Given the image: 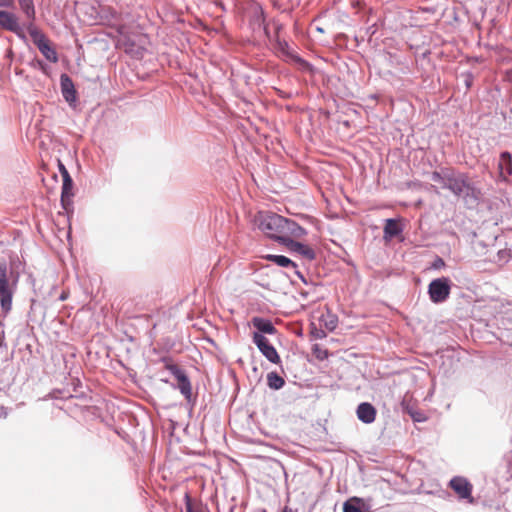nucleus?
Instances as JSON below:
<instances>
[{"instance_id": "obj_38", "label": "nucleus", "mask_w": 512, "mask_h": 512, "mask_svg": "<svg viewBox=\"0 0 512 512\" xmlns=\"http://www.w3.org/2000/svg\"><path fill=\"white\" fill-rule=\"evenodd\" d=\"M369 32H371V34H374V31H372V27H369Z\"/></svg>"}, {"instance_id": "obj_2", "label": "nucleus", "mask_w": 512, "mask_h": 512, "mask_svg": "<svg viewBox=\"0 0 512 512\" xmlns=\"http://www.w3.org/2000/svg\"><path fill=\"white\" fill-rule=\"evenodd\" d=\"M258 228L280 244L281 239H287L289 236L302 238L307 234L306 229L294 220L270 212L259 214Z\"/></svg>"}, {"instance_id": "obj_21", "label": "nucleus", "mask_w": 512, "mask_h": 512, "mask_svg": "<svg viewBox=\"0 0 512 512\" xmlns=\"http://www.w3.org/2000/svg\"><path fill=\"white\" fill-rule=\"evenodd\" d=\"M319 322L321 326L332 332L337 328L338 316L328 310L327 313L320 316Z\"/></svg>"}, {"instance_id": "obj_8", "label": "nucleus", "mask_w": 512, "mask_h": 512, "mask_svg": "<svg viewBox=\"0 0 512 512\" xmlns=\"http://www.w3.org/2000/svg\"><path fill=\"white\" fill-rule=\"evenodd\" d=\"M0 28L14 33L24 42L27 41L24 29L20 25L17 15L13 12L0 9Z\"/></svg>"}, {"instance_id": "obj_16", "label": "nucleus", "mask_w": 512, "mask_h": 512, "mask_svg": "<svg viewBox=\"0 0 512 512\" xmlns=\"http://www.w3.org/2000/svg\"><path fill=\"white\" fill-rule=\"evenodd\" d=\"M252 325L257 329V332L264 335H275L277 329L273 325L272 321L263 317H253Z\"/></svg>"}, {"instance_id": "obj_3", "label": "nucleus", "mask_w": 512, "mask_h": 512, "mask_svg": "<svg viewBox=\"0 0 512 512\" xmlns=\"http://www.w3.org/2000/svg\"><path fill=\"white\" fill-rule=\"evenodd\" d=\"M20 273L12 266L9 267L5 259H0V307L4 315L12 309L13 296L17 291Z\"/></svg>"}, {"instance_id": "obj_27", "label": "nucleus", "mask_w": 512, "mask_h": 512, "mask_svg": "<svg viewBox=\"0 0 512 512\" xmlns=\"http://www.w3.org/2000/svg\"><path fill=\"white\" fill-rule=\"evenodd\" d=\"M311 335L315 339H324L327 336V333L322 328H317L315 326L312 327Z\"/></svg>"}, {"instance_id": "obj_24", "label": "nucleus", "mask_w": 512, "mask_h": 512, "mask_svg": "<svg viewBox=\"0 0 512 512\" xmlns=\"http://www.w3.org/2000/svg\"><path fill=\"white\" fill-rule=\"evenodd\" d=\"M511 257L512 252L510 249H500L493 258V261L498 265H504L511 259Z\"/></svg>"}, {"instance_id": "obj_9", "label": "nucleus", "mask_w": 512, "mask_h": 512, "mask_svg": "<svg viewBox=\"0 0 512 512\" xmlns=\"http://www.w3.org/2000/svg\"><path fill=\"white\" fill-rule=\"evenodd\" d=\"M253 342L262 353V355L271 363L279 364L281 362L280 356L275 347L269 340L258 332L253 333Z\"/></svg>"}, {"instance_id": "obj_7", "label": "nucleus", "mask_w": 512, "mask_h": 512, "mask_svg": "<svg viewBox=\"0 0 512 512\" xmlns=\"http://www.w3.org/2000/svg\"><path fill=\"white\" fill-rule=\"evenodd\" d=\"M166 368L177 380L176 388L183 395L187 403L193 406L196 402V397L193 396L192 385L186 372L176 364L167 365Z\"/></svg>"}, {"instance_id": "obj_19", "label": "nucleus", "mask_w": 512, "mask_h": 512, "mask_svg": "<svg viewBox=\"0 0 512 512\" xmlns=\"http://www.w3.org/2000/svg\"><path fill=\"white\" fill-rule=\"evenodd\" d=\"M263 259L273 262L274 264H276L279 267H283V268L291 267L293 269L297 268V264L294 261H292L290 258H288L284 255L266 254L263 256Z\"/></svg>"}, {"instance_id": "obj_22", "label": "nucleus", "mask_w": 512, "mask_h": 512, "mask_svg": "<svg viewBox=\"0 0 512 512\" xmlns=\"http://www.w3.org/2000/svg\"><path fill=\"white\" fill-rule=\"evenodd\" d=\"M20 9L29 20V22L34 23L36 18V11L33 0H18Z\"/></svg>"}, {"instance_id": "obj_34", "label": "nucleus", "mask_w": 512, "mask_h": 512, "mask_svg": "<svg viewBox=\"0 0 512 512\" xmlns=\"http://www.w3.org/2000/svg\"><path fill=\"white\" fill-rule=\"evenodd\" d=\"M124 29H125V27L123 25H121V26L118 27L117 31L120 34H123Z\"/></svg>"}, {"instance_id": "obj_11", "label": "nucleus", "mask_w": 512, "mask_h": 512, "mask_svg": "<svg viewBox=\"0 0 512 512\" xmlns=\"http://www.w3.org/2000/svg\"><path fill=\"white\" fill-rule=\"evenodd\" d=\"M292 237L293 236H289L287 239H281V244L309 261L314 260L316 257L315 251L308 245L293 240Z\"/></svg>"}, {"instance_id": "obj_30", "label": "nucleus", "mask_w": 512, "mask_h": 512, "mask_svg": "<svg viewBox=\"0 0 512 512\" xmlns=\"http://www.w3.org/2000/svg\"><path fill=\"white\" fill-rule=\"evenodd\" d=\"M58 167H59V171L62 175V178H65L66 175H70L68 170L66 169L65 165L61 161H58Z\"/></svg>"}, {"instance_id": "obj_15", "label": "nucleus", "mask_w": 512, "mask_h": 512, "mask_svg": "<svg viewBox=\"0 0 512 512\" xmlns=\"http://www.w3.org/2000/svg\"><path fill=\"white\" fill-rule=\"evenodd\" d=\"M499 177L507 180L512 175V154L508 151L500 153L498 161Z\"/></svg>"}, {"instance_id": "obj_14", "label": "nucleus", "mask_w": 512, "mask_h": 512, "mask_svg": "<svg viewBox=\"0 0 512 512\" xmlns=\"http://www.w3.org/2000/svg\"><path fill=\"white\" fill-rule=\"evenodd\" d=\"M387 61L390 66L395 67L401 74L411 73V63L407 57L395 53H387Z\"/></svg>"}, {"instance_id": "obj_4", "label": "nucleus", "mask_w": 512, "mask_h": 512, "mask_svg": "<svg viewBox=\"0 0 512 512\" xmlns=\"http://www.w3.org/2000/svg\"><path fill=\"white\" fill-rule=\"evenodd\" d=\"M26 29L31 36L33 43L37 46L41 54L50 62L56 63L58 55L56 50L50 46L44 33L32 22L26 25Z\"/></svg>"}, {"instance_id": "obj_28", "label": "nucleus", "mask_w": 512, "mask_h": 512, "mask_svg": "<svg viewBox=\"0 0 512 512\" xmlns=\"http://www.w3.org/2000/svg\"><path fill=\"white\" fill-rule=\"evenodd\" d=\"M445 266V261L439 257L436 256L433 262L431 263V268L434 270H439Z\"/></svg>"}, {"instance_id": "obj_6", "label": "nucleus", "mask_w": 512, "mask_h": 512, "mask_svg": "<svg viewBox=\"0 0 512 512\" xmlns=\"http://www.w3.org/2000/svg\"><path fill=\"white\" fill-rule=\"evenodd\" d=\"M452 282L448 277L433 279L428 285V295L432 303L445 302L451 293Z\"/></svg>"}, {"instance_id": "obj_31", "label": "nucleus", "mask_w": 512, "mask_h": 512, "mask_svg": "<svg viewBox=\"0 0 512 512\" xmlns=\"http://www.w3.org/2000/svg\"><path fill=\"white\" fill-rule=\"evenodd\" d=\"M14 5V0H0L1 8H11Z\"/></svg>"}, {"instance_id": "obj_39", "label": "nucleus", "mask_w": 512, "mask_h": 512, "mask_svg": "<svg viewBox=\"0 0 512 512\" xmlns=\"http://www.w3.org/2000/svg\"><path fill=\"white\" fill-rule=\"evenodd\" d=\"M369 32H371V34H374V31H372V27H369Z\"/></svg>"}, {"instance_id": "obj_29", "label": "nucleus", "mask_w": 512, "mask_h": 512, "mask_svg": "<svg viewBox=\"0 0 512 512\" xmlns=\"http://www.w3.org/2000/svg\"><path fill=\"white\" fill-rule=\"evenodd\" d=\"M184 499H185L186 512H195L194 505H193V502H192V499H191L189 493L185 494Z\"/></svg>"}, {"instance_id": "obj_20", "label": "nucleus", "mask_w": 512, "mask_h": 512, "mask_svg": "<svg viewBox=\"0 0 512 512\" xmlns=\"http://www.w3.org/2000/svg\"><path fill=\"white\" fill-rule=\"evenodd\" d=\"M343 512H370L361 499L352 498L343 505Z\"/></svg>"}, {"instance_id": "obj_36", "label": "nucleus", "mask_w": 512, "mask_h": 512, "mask_svg": "<svg viewBox=\"0 0 512 512\" xmlns=\"http://www.w3.org/2000/svg\"><path fill=\"white\" fill-rule=\"evenodd\" d=\"M65 299H66V295H65V294H62V295L60 296V300L64 301Z\"/></svg>"}, {"instance_id": "obj_37", "label": "nucleus", "mask_w": 512, "mask_h": 512, "mask_svg": "<svg viewBox=\"0 0 512 512\" xmlns=\"http://www.w3.org/2000/svg\"><path fill=\"white\" fill-rule=\"evenodd\" d=\"M369 32H371V34H374V31H372V27H369Z\"/></svg>"}, {"instance_id": "obj_5", "label": "nucleus", "mask_w": 512, "mask_h": 512, "mask_svg": "<svg viewBox=\"0 0 512 512\" xmlns=\"http://www.w3.org/2000/svg\"><path fill=\"white\" fill-rule=\"evenodd\" d=\"M275 26V39H274V51L275 53L284 58L285 60H291L297 64H300L304 68H309L310 64L303 58H301L295 51L289 46L288 42L279 37V32L282 29V25L274 23Z\"/></svg>"}, {"instance_id": "obj_26", "label": "nucleus", "mask_w": 512, "mask_h": 512, "mask_svg": "<svg viewBox=\"0 0 512 512\" xmlns=\"http://www.w3.org/2000/svg\"><path fill=\"white\" fill-rule=\"evenodd\" d=\"M313 354L318 360H325L328 358L329 353L327 349H322L319 345L315 344L312 348Z\"/></svg>"}, {"instance_id": "obj_32", "label": "nucleus", "mask_w": 512, "mask_h": 512, "mask_svg": "<svg viewBox=\"0 0 512 512\" xmlns=\"http://www.w3.org/2000/svg\"><path fill=\"white\" fill-rule=\"evenodd\" d=\"M409 414L411 415L412 419L414 421H417V422H422L424 421V418H422L421 414L418 413V412H412V411H409Z\"/></svg>"}, {"instance_id": "obj_10", "label": "nucleus", "mask_w": 512, "mask_h": 512, "mask_svg": "<svg viewBox=\"0 0 512 512\" xmlns=\"http://www.w3.org/2000/svg\"><path fill=\"white\" fill-rule=\"evenodd\" d=\"M449 486L460 499L467 500L469 503L474 502V498L472 497L473 486L465 477H453L449 482Z\"/></svg>"}, {"instance_id": "obj_41", "label": "nucleus", "mask_w": 512, "mask_h": 512, "mask_svg": "<svg viewBox=\"0 0 512 512\" xmlns=\"http://www.w3.org/2000/svg\"><path fill=\"white\" fill-rule=\"evenodd\" d=\"M284 512H289V511H286V509H285Z\"/></svg>"}, {"instance_id": "obj_12", "label": "nucleus", "mask_w": 512, "mask_h": 512, "mask_svg": "<svg viewBox=\"0 0 512 512\" xmlns=\"http://www.w3.org/2000/svg\"><path fill=\"white\" fill-rule=\"evenodd\" d=\"M61 93L65 101L69 104L75 103L77 100V92L74 83L69 75L63 73L60 76Z\"/></svg>"}, {"instance_id": "obj_1", "label": "nucleus", "mask_w": 512, "mask_h": 512, "mask_svg": "<svg viewBox=\"0 0 512 512\" xmlns=\"http://www.w3.org/2000/svg\"><path fill=\"white\" fill-rule=\"evenodd\" d=\"M430 180L461 199L467 208L476 207L481 200V189L466 172L453 167H442L430 173Z\"/></svg>"}, {"instance_id": "obj_17", "label": "nucleus", "mask_w": 512, "mask_h": 512, "mask_svg": "<svg viewBox=\"0 0 512 512\" xmlns=\"http://www.w3.org/2000/svg\"><path fill=\"white\" fill-rule=\"evenodd\" d=\"M403 231V228L399 224V222L396 219L389 218L386 219L385 225H384V238L385 239H392L394 237H397L400 235Z\"/></svg>"}, {"instance_id": "obj_40", "label": "nucleus", "mask_w": 512, "mask_h": 512, "mask_svg": "<svg viewBox=\"0 0 512 512\" xmlns=\"http://www.w3.org/2000/svg\"><path fill=\"white\" fill-rule=\"evenodd\" d=\"M429 53H430V52H429V51H427V52H425V53L423 54V56H424V57H426Z\"/></svg>"}, {"instance_id": "obj_13", "label": "nucleus", "mask_w": 512, "mask_h": 512, "mask_svg": "<svg viewBox=\"0 0 512 512\" xmlns=\"http://www.w3.org/2000/svg\"><path fill=\"white\" fill-rule=\"evenodd\" d=\"M376 408L369 402H362L357 406L356 415L364 424H371L376 419Z\"/></svg>"}, {"instance_id": "obj_25", "label": "nucleus", "mask_w": 512, "mask_h": 512, "mask_svg": "<svg viewBox=\"0 0 512 512\" xmlns=\"http://www.w3.org/2000/svg\"><path fill=\"white\" fill-rule=\"evenodd\" d=\"M255 19L257 20V22L259 23V27L263 26V31H264V34L265 36L269 39V40H273L275 39V34L272 36L269 29H268V26L264 23V12L262 10L259 11V13H257L255 15Z\"/></svg>"}, {"instance_id": "obj_33", "label": "nucleus", "mask_w": 512, "mask_h": 512, "mask_svg": "<svg viewBox=\"0 0 512 512\" xmlns=\"http://www.w3.org/2000/svg\"><path fill=\"white\" fill-rule=\"evenodd\" d=\"M295 270V274L297 275V277L304 283V284H307V280L305 278V276L299 271L296 269Z\"/></svg>"}, {"instance_id": "obj_35", "label": "nucleus", "mask_w": 512, "mask_h": 512, "mask_svg": "<svg viewBox=\"0 0 512 512\" xmlns=\"http://www.w3.org/2000/svg\"><path fill=\"white\" fill-rule=\"evenodd\" d=\"M316 30H317L318 32H320V33H324V30H323V28H321V27H317V28H316Z\"/></svg>"}, {"instance_id": "obj_42", "label": "nucleus", "mask_w": 512, "mask_h": 512, "mask_svg": "<svg viewBox=\"0 0 512 512\" xmlns=\"http://www.w3.org/2000/svg\"><path fill=\"white\" fill-rule=\"evenodd\" d=\"M284 512H289V511H286V509H285Z\"/></svg>"}, {"instance_id": "obj_18", "label": "nucleus", "mask_w": 512, "mask_h": 512, "mask_svg": "<svg viewBox=\"0 0 512 512\" xmlns=\"http://www.w3.org/2000/svg\"><path fill=\"white\" fill-rule=\"evenodd\" d=\"M73 180L70 175H66L63 178L62 184V192H61V204L63 208H67V205L70 203V198L73 196Z\"/></svg>"}, {"instance_id": "obj_23", "label": "nucleus", "mask_w": 512, "mask_h": 512, "mask_svg": "<svg viewBox=\"0 0 512 512\" xmlns=\"http://www.w3.org/2000/svg\"><path fill=\"white\" fill-rule=\"evenodd\" d=\"M268 386L271 389L279 390L285 385L284 379L276 372H270L267 375Z\"/></svg>"}]
</instances>
